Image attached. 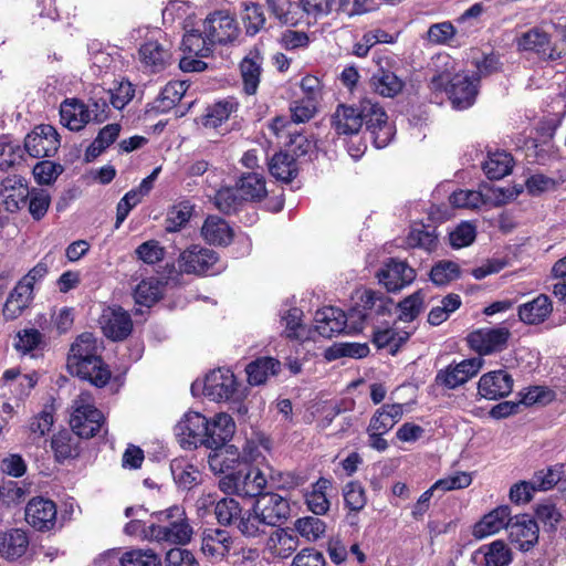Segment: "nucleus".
I'll return each mask as SVG.
<instances>
[{
	"label": "nucleus",
	"mask_w": 566,
	"mask_h": 566,
	"mask_svg": "<svg viewBox=\"0 0 566 566\" xmlns=\"http://www.w3.org/2000/svg\"><path fill=\"white\" fill-rule=\"evenodd\" d=\"M161 296V287L158 280H143L134 291L135 302L139 305L150 307Z\"/></svg>",
	"instance_id": "13d9d810"
},
{
	"label": "nucleus",
	"mask_w": 566,
	"mask_h": 566,
	"mask_svg": "<svg viewBox=\"0 0 566 566\" xmlns=\"http://www.w3.org/2000/svg\"><path fill=\"white\" fill-rule=\"evenodd\" d=\"M361 108L339 104L332 116V126L338 135H354L363 126Z\"/></svg>",
	"instance_id": "c756f323"
},
{
	"label": "nucleus",
	"mask_w": 566,
	"mask_h": 566,
	"mask_svg": "<svg viewBox=\"0 0 566 566\" xmlns=\"http://www.w3.org/2000/svg\"><path fill=\"white\" fill-rule=\"evenodd\" d=\"M60 145L56 129L48 124L35 126L24 138V150L33 158L54 156Z\"/></svg>",
	"instance_id": "1a4fd4ad"
},
{
	"label": "nucleus",
	"mask_w": 566,
	"mask_h": 566,
	"mask_svg": "<svg viewBox=\"0 0 566 566\" xmlns=\"http://www.w3.org/2000/svg\"><path fill=\"white\" fill-rule=\"evenodd\" d=\"M61 122L70 130L78 132L92 120L87 105L78 99L64 101L60 108Z\"/></svg>",
	"instance_id": "473e14b6"
},
{
	"label": "nucleus",
	"mask_w": 566,
	"mask_h": 566,
	"mask_svg": "<svg viewBox=\"0 0 566 566\" xmlns=\"http://www.w3.org/2000/svg\"><path fill=\"white\" fill-rule=\"evenodd\" d=\"M476 227L470 221H461L449 232L448 241L452 249L459 250L470 247L476 239Z\"/></svg>",
	"instance_id": "5fc2aeb1"
},
{
	"label": "nucleus",
	"mask_w": 566,
	"mask_h": 566,
	"mask_svg": "<svg viewBox=\"0 0 566 566\" xmlns=\"http://www.w3.org/2000/svg\"><path fill=\"white\" fill-rule=\"evenodd\" d=\"M369 353L367 344L361 343H337L326 348L324 357L332 361L342 357L363 358Z\"/></svg>",
	"instance_id": "3c124183"
},
{
	"label": "nucleus",
	"mask_w": 566,
	"mask_h": 566,
	"mask_svg": "<svg viewBox=\"0 0 566 566\" xmlns=\"http://www.w3.org/2000/svg\"><path fill=\"white\" fill-rule=\"evenodd\" d=\"M389 304V298L384 297L371 290L364 291L359 296V302L353 306L346 314L347 332L361 331L365 319L375 312L377 315L384 314Z\"/></svg>",
	"instance_id": "6e6552de"
},
{
	"label": "nucleus",
	"mask_w": 566,
	"mask_h": 566,
	"mask_svg": "<svg viewBox=\"0 0 566 566\" xmlns=\"http://www.w3.org/2000/svg\"><path fill=\"white\" fill-rule=\"evenodd\" d=\"M203 392L213 401H228L243 396L240 384L230 369L218 368L207 375Z\"/></svg>",
	"instance_id": "423d86ee"
},
{
	"label": "nucleus",
	"mask_w": 566,
	"mask_h": 566,
	"mask_svg": "<svg viewBox=\"0 0 566 566\" xmlns=\"http://www.w3.org/2000/svg\"><path fill=\"white\" fill-rule=\"evenodd\" d=\"M214 514L218 522L222 525H230L239 522L242 510L238 501L231 497H223L217 502Z\"/></svg>",
	"instance_id": "bf43d9fd"
},
{
	"label": "nucleus",
	"mask_w": 566,
	"mask_h": 566,
	"mask_svg": "<svg viewBox=\"0 0 566 566\" xmlns=\"http://www.w3.org/2000/svg\"><path fill=\"white\" fill-rule=\"evenodd\" d=\"M239 496L260 497L266 486V479L256 467L244 465L228 476Z\"/></svg>",
	"instance_id": "2eb2a0df"
},
{
	"label": "nucleus",
	"mask_w": 566,
	"mask_h": 566,
	"mask_svg": "<svg viewBox=\"0 0 566 566\" xmlns=\"http://www.w3.org/2000/svg\"><path fill=\"white\" fill-rule=\"evenodd\" d=\"M232 544V536L226 530L208 528L202 533L201 551L209 557H224L229 554Z\"/></svg>",
	"instance_id": "cd10ccee"
},
{
	"label": "nucleus",
	"mask_w": 566,
	"mask_h": 566,
	"mask_svg": "<svg viewBox=\"0 0 566 566\" xmlns=\"http://www.w3.org/2000/svg\"><path fill=\"white\" fill-rule=\"evenodd\" d=\"M188 85L184 81L169 82L161 90L159 96L155 99L153 109L157 113H166L174 108L184 97Z\"/></svg>",
	"instance_id": "a19ab883"
},
{
	"label": "nucleus",
	"mask_w": 566,
	"mask_h": 566,
	"mask_svg": "<svg viewBox=\"0 0 566 566\" xmlns=\"http://www.w3.org/2000/svg\"><path fill=\"white\" fill-rule=\"evenodd\" d=\"M30 545V537L25 530L10 528L0 533V556L7 560H17L22 557Z\"/></svg>",
	"instance_id": "393cba45"
},
{
	"label": "nucleus",
	"mask_w": 566,
	"mask_h": 566,
	"mask_svg": "<svg viewBox=\"0 0 566 566\" xmlns=\"http://www.w3.org/2000/svg\"><path fill=\"white\" fill-rule=\"evenodd\" d=\"M513 156L505 150L488 153V159L482 164V169L490 180H500L512 172Z\"/></svg>",
	"instance_id": "f704fd0d"
},
{
	"label": "nucleus",
	"mask_w": 566,
	"mask_h": 566,
	"mask_svg": "<svg viewBox=\"0 0 566 566\" xmlns=\"http://www.w3.org/2000/svg\"><path fill=\"white\" fill-rule=\"evenodd\" d=\"M64 171L61 164L51 160H41L33 167V176L39 185H51Z\"/></svg>",
	"instance_id": "338daca9"
},
{
	"label": "nucleus",
	"mask_w": 566,
	"mask_h": 566,
	"mask_svg": "<svg viewBox=\"0 0 566 566\" xmlns=\"http://www.w3.org/2000/svg\"><path fill=\"white\" fill-rule=\"evenodd\" d=\"M271 527L261 521V515L256 512L253 504L250 511L244 512L238 522V530L245 537H259L266 533V528Z\"/></svg>",
	"instance_id": "603ef678"
},
{
	"label": "nucleus",
	"mask_w": 566,
	"mask_h": 566,
	"mask_svg": "<svg viewBox=\"0 0 566 566\" xmlns=\"http://www.w3.org/2000/svg\"><path fill=\"white\" fill-rule=\"evenodd\" d=\"M33 300V287L20 280L10 292L3 305V316L6 319L18 318Z\"/></svg>",
	"instance_id": "7c9ffc66"
},
{
	"label": "nucleus",
	"mask_w": 566,
	"mask_h": 566,
	"mask_svg": "<svg viewBox=\"0 0 566 566\" xmlns=\"http://www.w3.org/2000/svg\"><path fill=\"white\" fill-rule=\"evenodd\" d=\"M262 61L260 50L254 48L249 51L240 63L243 90L249 95L255 94L259 87Z\"/></svg>",
	"instance_id": "2f4dec72"
},
{
	"label": "nucleus",
	"mask_w": 566,
	"mask_h": 566,
	"mask_svg": "<svg viewBox=\"0 0 566 566\" xmlns=\"http://www.w3.org/2000/svg\"><path fill=\"white\" fill-rule=\"evenodd\" d=\"M462 270L460 265L451 260L436 262L429 272V280L436 286H446L454 280L460 279Z\"/></svg>",
	"instance_id": "a18cd8bd"
},
{
	"label": "nucleus",
	"mask_w": 566,
	"mask_h": 566,
	"mask_svg": "<svg viewBox=\"0 0 566 566\" xmlns=\"http://www.w3.org/2000/svg\"><path fill=\"white\" fill-rule=\"evenodd\" d=\"M298 544L297 536L284 528L273 532L268 539V548L272 556L281 559L290 557L297 549Z\"/></svg>",
	"instance_id": "4c0bfd02"
},
{
	"label": "nucleus",
	"mask_w": 566,
	"mask_h": 566,
	"mask_svg": "<svg viewBox=\"0 0 566 566\" xmlns=\"http://www.w3.org/2000/svg\"><path fill=\"white\" fill-rule=\"evenodd\" d=\"M24 148L13 144L8 137H0V169L7 170L19 165L23 159Z\"/></svg>",
	"instance_id": "052dcab7"
},
{
	"label": "nucleus",
	"mask_w": 566,
	"mask_h": 566,
	"mask_svg": "<svg viewBox=\"0 0 566 566\" xmlns=\"http://www.w3.org/2000/svg\"><path fill=\"white\" fill-rule=\"evenodd\" d=\"M203 33L208 40L216 44H224L233 41L239 34L238 24L231 15L224 11H216L209 14L202 23Z\"/></svg>",
	"instance_id": "dca6fc26"
},
{
	"label": "nucleus",
	"mask_w": 566,
	"mask_h": 566,
	"mask_svg": "<svg viewBox=\"0 0 566 566\" xmlns=\"http://www.w3.org/2000/svg\"><path fill=\"white\" fill-rule=\"evenodd\" d=\"M206 448L218 450L222 448L234 434L235 423L228 413H218L208 419Z\"/></svg>",
	"instance_id": "412c9836"
},
{
	"label": "nucleus",
	"mask_w": 566,
	"mask_h": 566,
	"mask_svg": "<svg viewBox=\"0 0 566 566\" xmlns=\"http://www.w3.org/2000/svg\"><path fill=\"white\" fill-rule=\"evenodd\" d=\"M140 61L151 69L153 72H158L165 69L170 61V53L157 41H148L139 49Z\"/></svg>",
	"instance_id": "58836bf2"
},
{
	"label": "nucleus",
	"mask_w": 566,
	"mask_h": 566,
	"mask_svg": "<svg viewBox=\"0 0 566 566\" xmlns=\"http://www.w3.org/2000/svg\"><path fill=\"white\" fill-rule=\"evenodd\" d=\"M534 514L536 522H542L544 524V531L548 533H555L557 525L563 520L562 513L552 501L537 504L534 509Z\"/></svg>",
	"instance_id": "6e6d98bb"
},
{
	"label": "nucleus",
	"mask_w": 566,
	"mask_h": 566,
	"mask_svg": "<svg viewBox=\"0 0 566 566\" xmlns=\"http://www.w3.org/2000/svg\"><path fill=\"white\" fill-rule=\"evenodd\" d=\"M269 171L275 179L289 184L298 172L296 159L289 153L280 151L271 158Z\"/></svg>",
	"instance_id": "ea45409f"
},
{
	"label": "nucleus",
	"mask_w": 566,
	"mask_h": 566,
	"mask_svg": "<svg viewBox=\"0 0 566 566\" xmlns=\"http://www.w3.org/2000/svg\"><path fill=\"white\" fill-rule=\"evenodd\" d=\"M69 368L72 374L81 379L88 380L98 388L104 387L111 378V371L101 357L74 360V363L69 364Z\"/></svg>",
	"instance_id": "4be33fe9"
},
{
	"label": "nucleus",
	"mask_w": 566,
	"mask_h": 566,
	"mask_svg": "<svg viewBox=\"0 0 566 566\" xmlns=\"http://www.w3.org/2000/svg\"><path fill=\"white\" fill-rule=\"evenodd\" d=\"M30 190L21 176H8L1 181L0 197L8 212H17L27 203Z\"/></svg>",
	"instance_id": "aec40b11"
},
{
	"label": "nucleus",
	"mask_w": 566,
	"mask_h": 566,
	"mask_svg": "<svg viewBox=\"0 0 566 566\" xmlns=\"http://www.w3.org/2000/svg\"><path fill=\"white\" fill-rule=\"evenodd\" d=\"M208 419L195 411L187 412L175 426V434L184 449L206 447Z\"/></svg>",
	"instance_id": "0eeeda50"
},
{
	"label": "nucleus",
	"mask_w": 566,
	"mask_h": 566,
	"mask_svg": "<svg viewBox=\"0 0 566 566\" xmlns=\"http://www.w3.org/2000/svg\"><path fill=\"white\" fill-rule=\"evenodd\" d=\"M192 207L188 202H180L174 206L166 218L165 229L167 232H177L189 221Z\"/></svg>",
	"instance_id": "774afa93"
},
{
	"label": "nucleus",
	"mask_w": 566,
	"mask_h": 566,
	"mask_svg": "<svg viewBox=\"0 0 566 566\" xmlns=\"http://www.w3.org/2000/svg\"><path fill=\"white\" fill-rule=\"evenodd\" d=\"M511 518V507L500 505L474 524L473 536L481 539L503 528L507 530Z\"/></svg>",
	"instance_id": "b1692460"
},
{
	"label": "nucleus",
	"mask_w": 566,
	"mask_h": 566,
	"mask_svg": "<svg viewBox=\"0 0 566 566\" xmlns=\"http://www.w3.org/2000/svg\"><path fill=\"white\" fill-rule=\"evenodd\" d=\"M237 188L244 201H260L266 196L265 179L256 172L243 174Z\"/></svg>",
	"instance_id": "79ce46f5"
},
{
	"label": "nucleus",
	"mask_w": 566,
	"mask_h": 566,
	"mask_svg": "<svg viewBox=\"0 0 566 566\" xmlns=\"http://www.w3.org/2000/svg\"><path fill=\"white\" fill-rule=\"evenodd\" d=\"M56 504L42 496L31 499L24 511L25 522L39 532L51 531L56 524Z\"/></svg>",
	"instance_id": "4468645a"
},
{
	"label": "nucleus",
	"mask_w": 566,
	"mask_h": 566,
	"mask_svg": "<svg viewBox=\"0 0 566 566\" xmlns=\"http://www.w3.org/2000/svg\"><path fill=\"white\" fill-rule=\"evenodd\" d=\"M51 448L59 461H63L77 455V450L73 441L72 433L67 430L60 431L53 436L51 440Z\"/></svg>",
	"instance_id": "680f3d73"
},
{
	"label": "nucleus",
	"mask_w": 566,
	"mask_h": 566,
	"mask_svg": "<svg viewBox=\"0 0 566 566\" xmlns=\"http://www.w3.org/2000/svg\"><path fill=\"white\" fill-rule=\"evenodd\" d=\"M96 340L91 333L81 334L75 343L71 346L67 365L74 360L88 359L99 357L96 354Z\"/></svg>",
	"instance_id": "864d4df0"
},
{
	"label": "nucleus",
	"mask_w": 566,
	"mask_h": 566,
	"mask_svg": "<svg viewBox=\"0 0 566 566\" xmlns=\"http://www.w3.org/2000/svg\"><path fill=\"white\" fill-rule=\"evenodd\" d=\"M511 332L507 327L478 328L470 332L467 344L481 358L494 353L503 352L509 344Z\"/></svg>",
	"instance_id": "39448f33"
},
{
	"label": "nucleus",
	"mask_w": 566,
	"mask_h": 566,
	"mask_svg": "<svg viewBox=\"0 0 566 566\" xmlns=\"http://www.w3.org/2000/svg\"><path fill=\"white\" fill-rule=\"evenodd\" d=\"M201 234L205 240L211 244L229 245L233 240V230L220 217L209 216L202 228Z\"/></svg>",
	"instance_id": "72a5a7b5"
},
{
	"label": "nucleus",
	"mask_w": 566,
	"mask_h": 566,
	"mask_svg": "<svg viewBox=\"0 0 566 566\" xmlns=\"http://www.w3.org/2000/svg\"><path fill=\"white\" fill-rule=\"evenodd\" d=\"M551 42L552 36L549 33L541 28L534 27L517 38L516 45L520 52H533L542 59L545 51L548 50Z\"/></svg>",
	"instance_id": "e433bc0d"
},
{
	"label": "nucleus",
	"mask_w": 566,
	"mask_h": 566,
	"mask_svg": "<svg viewBox=\"0 0 566 566\" xmlns=\"http://www.w3.org/2000/svg\"><path fill=\"white\" fill-rule=\"evenodd\" d=\"M475 554H482L485 566H507L512 562V551L502 539L481 546Z\"/></svg>",
	"instance_id": "37998d69"
},
{
	"label": "nucleus",
	"mask_w": 566,
	"mask_h": 566,
	"mask_svg": "<svg viewBox=\"0 0 566 566\" xmlns=\"http://www.w3.org/2000/svg\"><path fill=\"white\" fill-rule=\"evenodd\" d=\"M429 86L433 92H446L453 108L459 111L471 107L479 94V83L472 76L453 74L448 67L437 72Z\"/></svg>",
	"instance_id": "f03ea898"
},
{
	"label": "nucleus",
	"mask_w": 566,
	"mask_h": 566,
	"mask_svg": "<svg viewBox=\"0 0 566 566\" xmlns=\"http://www.w3.org/2000/svg\"><path fill=\"white\" fill-rule=\"evenodd\" d=\"M219 261L218 253L209 248L192 244L178 256V268L182 273L201 275L212 271Z\"/></svg>",
	"instance_id": "9d476101"
},
{
	"label": "nucleus",
	"mask_w": 566,
	"mask_h": 566,
	"mask_svg": "<svg viewBox=\"0 0 566 566\" xmlns=\"http://www.w3.org/2000/svg\"><path fill=\"white\" fill-rule=\"evenodd\" d=\"M98 323L103 334L115 342L126 339L133 331L130 315L119 306L106 307Z\"/></svg>",
	"instance_id": "a211bd4d"
},
{
	"label": "nucleus",
	"mask_w": 566,
	"mask_h": 566,
	"mask_svg": "<svg viewBox=\"0 0 566 566\" xmlns=\"http://www.w3.org/2000/svg\"><path fill=\"white\" fill-rule=\"evenodd\" d=\"M235 108L237 104L231 101L217 102L206 108L201 116V124L206 128H217L229 119Z\"/></svg>",
	"instance_id": "de8ad7c7"
},
{
	"label": "nucleus",
	"mask_w": 566,
	"mask_h": 566,
	"mask_svg": "<svg viewBox=\"0 0 566 566\" xmlns=\"http://www.w3.org/2000/svg\"><path fill=\"white\" fill-rule=\"evenodd\" d=\"M122 566H161L160 557L151 549H133L120 558Z\"/></svg>",
	"instance_id": "0e129e2a"
},
{
	"label": "nucleus",
	"mask_w": 566,
	"mask_h": 566,
	"mask_svg": "<svg viewBox=\"0 0 566 566\" xmlns=\"http://www.w3.org/2000/svg\"><path fill=\"white\" fill-rule=\"evenodd\" d=\"M170 470L175 482L184 490H190L198 483L199 471L182 459L172 460Z\"/></svg>",
	"instance_id": "09e8293b"
},
{
	"label": "nucleus",
	"mask_w": 566,
	"mask_h": 566,
	"mask_svg": "<svg viewBox=\"0 0 566 566\" xmlns=\"http://www.w3.org/2000/svg\"><path fill=\"white\" fill-rule=\"evenodd\" d=\"M74 410L71 415L70 426L73 433L80 438L90 439L94 437L104 423L103 413L93 405L87 402L84 395L74 401Z\"/></svg>",
	"instance_id": "20e7f679"
},
{
	"label": "nucleus",
	"mask_w": 566,
	"mask_h": 566,
	"mask_svg": "<svg viewBox=\"0 0 566 566\" xmlns=\"http://www.w3.org/2000/svg\"><path fill=\"white\" fill-rule=\"evenodd\" d=\"M424 295L422 290H417L412 294L401 300L396 305L397 318L391 324V356H394L400 346L406 343L413 331H399L398 322L411 323L423 308Z\"/></svg>",
	"instance_id": "7ed1b4c3"
},
{
	"label": "nucleus",
	"mask_w": 566,
	"mask_h": 566,
	"mask_svg": "<svg viewBox=\"0 0 566 566\" xmlns=\"http://www.w3.org/2000/svg\"><path fill=\"white\" fill-rule=\"evenodd\" d=\"M406 243L411 249H420L431 254L439 247L437 228H431L422 221H413L406 237Z\"/></svg>",
	"instance_id": "a878e982"
},
{
	"label": "nucleus",
	"mask_w": 566,
	"mask_h": 566,
	"mask_svg": "<svg viewBox=\"0 0 566 566\" xmlns=\"http://www.w3.org/2000/svg\"><path fill=\"white\" fill-rule=\"evenodd\" d=\"M484 364L480 356L464 359L459 364L449 365L444 369H440L434 378V382L448 389H454L467 382L471 377L475 376Z\"/></svg>",
	"instance_id": "ddd939ff"
},
{
	"label": "nucleus",
	"mask_w": 566,
	"mask_h": 566,
	"mask_svg": "<svg viewBox=\"0 0 566 566\" xmlns=\"http://www.w3.org/2000/svg\"><path fill=\"white\" fill-rule=\"evenodd\" d=\"M363 122L370 130L376 148L382 149L389 145V129L387 127L388 116L386 111L377 103L364 101L361 103Z\"/></svg>",
	"instance_id": "f3484780"
},
{
	"label": "nucleus",
	"mask_w": 566,
	"mask_h": 566,
	"mask_svg": "<svg viewBox=\"0 0 566 566\" xmlns=\"http://www.w3.org/2000/svg\"><path fill=\"white\" fill-rule=\"evenodd\" d=\"M388 431L389 405H382L376 410L367 427L368 446L377 451H385L388 448Z\"/></svg>",
	"instance_id": "bb28decb"
},
{
	"label": "nucleus",
	"mask_w": 566,
	"mask_h": 566,
	"mask_svg": "<svg viewBox=\"0 0 566 566\" xmlns=\"http://www.w3.org/2000/svg\"><path fill=\"white\" fill-rule=\"evenodd\" d=\"M315 322L318 334L327 338L347 332L348 327L346 313L334 306L318 310L315 314Z\"/></svg>",
	"instance_id": "5701e85b"
},
{
	"label": "nucleus",
	"mask_w": 566,
	"mask_h": 566,
	"mask_svg": "<svg viewBox=\"0 0 566 566\" xmlns=\"http://www.w3.org/2000/svg\"><path fill=\"white\" fill-rule=\"evenodd\" d=\"M391 274L396 281L391 280V293L400 292L405 286L410 285L416 276V270L406 261L391 258Z\"/></svg>",
	"instance_id": "4d7b16f0"
},
{
	"label": "nucleus",
	"mask_w": 566,
	"mask_h": 566,
	"mask_svg": "<svg viewBox=\"0 0 566 566\" xmlns=\"http://www.w3.org/2000/svg\"><path fill=\"white\" fill-rule=\"evenodd\" d=\"M242 21L248 35H255L265 24L264 12L258 3H243Z\"/></svg>",
	"instance_id": "e2e57ef3"
},
{
	"label": "nucleus",
	"mask_w": 566,
	"mask_h": 566,
	"mask_svg": "<svg viewBox=\"0 0 566 566\" xmlns=\"http://www.w3.org/2000/svg\"><path fill=\"white\" fill-rule=\"evenodd\" d=\"M156 523L145 531L146 537L158 543H168L177 546L189 544L193 536L187 513L182 506L174 505L153 514Z\"/></svg>",
	"instance_id": "f257e3e1"
},
{
	"label": "nucleus",
	"mask_w": 566,
	"mask_h": 566,
	"mask_svg": "<svg viewBox=\"0 0 566 566\" xmlns=\"http://www.w3.org/2000/svg\"><path fill=\"white\" fill-rule=\"evenodd\" d=\"M564 464H556L553 467H548L546 470H538L534 473L532 483H534L537 491H548L554 486H557L559 491V486L562 482H564Z\"/></svg>",
	"instance_id": "8fccbe9b"
},
{
	"label": "nucleus",
	"mask_w": 566,
	"mask_h": 566,
	"mask_svg": "<svg viewBox=\"0 0 566 566\" xmlns=\"http://www.w3.org/2000/svg\"><path fill=\"white\" fill-rule=\"evenodd\" d=\"M374 62L376 63L377 70L373 72L369 85L373 92L380 96H389V57L385 55H378V51L374 52Z\"/></svg>",
	"instance_id": "49530a36"
},
{
	"label": "nucleus",
	"mask_w": 566,
	"mask_h": 566,
	"mask_svg": "<svg viewBox=\"0 0 566 566\" xmlns=\"http://www.w3.org/2000/svg\"><path fill=\"white\" fill-rule=\"evenodd\" d=\"M281 369V363L273 357H260L249 363L245 367L248 381L252 386L265 384L270 376H275Z\"/></svg>",
	"instance_id": "c9c22d12"
},
{
	"label": "nucleus",
	"mask_w": 566,
	"mask_h": 566,
	"mask_svg": "<svg viewBox=\"0 0 566 566\" xmlns=\"http://www.w3.org/2000/svg\"><path fill=\"white\" fill-rule=\"evenodd\" d=\"M261 521L271 527H279L290 517L291 507L289 501L273 492L263 493L254 502Z\"/></svg>",
	"instance_id": "9b49d317"
},
{
	"label": "nucleus",
	"mask_w": 566,
	"mask_h": 566,
	"mask_svg": "<svg viewBox=\"0 0 566 566\" xmlns=\"http://www.w3.org/2000/svg\"><path fill=\"white\" fill-rule=\"evenodd\" d=\"M182 49L197 57H208L213 52V43L208 40V34L202 30L191 29L182 38Z\"/></svg>",
	"instance_id": "c03bdc74"
},
{
	"label": "nucleus",
	"mask_w": 566,
	"mask_h": 566,
	"mask_svg": "<svg viewBox=\"0 0 566 566\" xmlns=\"http://www.w3.org/2000/svg\"><path fill=\"white\" fill-rule=\"evenodd\" d=\"M513 385V377L507 371H489L482 375L478 382V395L488 400H499L511 395Z\"/></svg>",
	"instance_id": "6ab92c4d"
},
{
	"label": "nucleus",
	"mask_w": 566,
	"mask_h": 566,
	"mask_svg": "<svg viewBox=\"0 0 566 566\" xmlns=\"http://www.w3.org/2000/svg\"><path fill=\"white\" fill-rule=\"evenodd\" d=\"M507 531L510 542L516 545L521 552H528L538 543V524L528 514H518L512 517Z\"/></svg>",
	"instance_id": "f8f14e48"
},
{
	"label": "nucleus",
	"mask_w": 566,
	"mask_h": 566,
	"mask_svg": "<svg viewBox=\"0 0 566 566\" xmlns=\"http://www.w3.org/2000/svg\"><path fill=\"white\" fill-rule=\"evenodd\" d=\"M552 312L553 303L546 294H539L531 302L521 304L517 308L520 321L527 325L544 323Z\"/></svg>",
	"instance_id": "c85d7f7f"
},
{
	"label": "nucleus",
	"mask_w": 566,
	"mask_h": 566,
	"mask_svg": "<svg viewBox=\"0 0 566 566\" xmlns=\"http://www.w3.org/2000/svg\"><path fill=\"white\" fill-rule=\"evenodd\" d=\"M295 530L307 541H317L324 533L326 525L316 516H306L295 521Z\"/></svg>",
	"instance_id": "69168bd1"
}]
</instances>
